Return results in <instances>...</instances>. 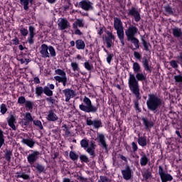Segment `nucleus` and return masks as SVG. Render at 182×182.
Masks as SVG:
<instances>
[{
  "label": "nucleus",
  "mask_w": 182,
  "mask_h": 182,
  "mask_svg": "<svg viewBox=\"0 0 182 182\" xmlns=\"http://www.w3.org/2000/svg\"><path fill=\"white\" fill-rule=\"evenodd\" d=\"M112 166L114 167H119V161L117 160V157L116 156L112 157Z\"/></svg>",
  "instance_id": "51"
},
{
  "label": "nucleus",
  "mask_w": 182,
  "mask_h": 182,
  "mask_svg": "<svg viewBox=\"0 0 182 182\" xmlns=\"http://www.w3.org/2000/svg\"><path fill=\"white\" fill-rule=\"evenodd\" d=\"M86 124L87 126H90L95 130H99L101 127H103V123H102V119H92L90 118L86 119Z\"/></svg>",
  "instance_id": "8"
},
{
  "label": "nucleus",
  "mask_w": 182,
  "mask_h": 182,
  "mask_svg": "<svg viewBox=\"0 0 182 182\" xmlns=\"http://www.w3.org/2000/svg\"><path fill=\"white\" fill-rule=\"evenodd\" d=\"M107 33L108 35V37L105 38V42L107 44V48H108L109 49L112 48V44L113 43V41H114V36H113V34L109 31Z\"/></svg>",
  "instance_id": "18"
},
{
  "label": "nucleus",
  "mask_w": 182,
  "mask_h": 182,
  "mask_svg": "<svg viewBox=\"0 0 182 182\" xmlns=\"http://www.w3.org/2000/svg\"><path fill=\"white\" fill-rule=\"evenodd\" d=\"M150 161V159L147 157L146 154L141 155V157L140 159V165L141 167H144L147 166V163Z\"/></svg>",
  "instance_id": "29"
},
{
  "label": "nucleus",
  "mask_w": 182,
  "mask_h": 182,
  "mask_svg": "<svg viewBox=\"0 0 182 182\" xmlns=\"http://www.w3.org/2000/svg\"><path fill=\"white\" fill-rule=\"evenodd\" d=\"M12 42L13 45H19V39H18L16 37L12 40Z\"/></svg>",
  "instance_id": "63"
},
{
  "label": "nucleus",
  "mask_w": 182,
  "mask_h": 182,
  "mask_svg": "<svg viewBox=\"0 0 182 182\" xmlns=\"http://www.w3.org/2000/svg\"><path fill=\"white\" fill-rule=\"evenodd\" d=\"M40 53L41 58L47 59L49 58H55L56 56V50L52 46H48L46 44H42L40 48Z\"/></svg>",
  "instance_id": "4"
},
{
  "label": "nucleus",
  "mask_w": 182,
  "mask_h": 182,
  "mask_svg": "<svg viewBox=\"0 0 182 182\" xmlns=\"http://www.w3.org/2000/svg\"><path fill=\"white\" fill-rule=\"evenodd\" d=\"M69 21H68L65 18H60L58 20V28L61 31H65V29H68L69 28Z\"/></svg>",
  "instance_id": "16"
},
{
  "label": "nucleus",
  "mask_w": 182,
  "mask_h": 182,
  "mask_svg": "<svg viewBox=\"0 0 182 182\" xmlns=\"http://www.w3.org/2000/svg\"><path fill=\"white\" fill-rule=\"evenodd\" d=\"M113 53L107 54V62L109 65L112 63V60L113 59Z\"/></svg>",
  "instance_id": "54"
},
{
  "label": "nucleus",
  "mask_w": 182,
  "mask_h": 182,
  "mask_svg": "<svg viewBox=\"0 0 182 182\" xmlns=\"http://www.w3.org/2000/svg\"><path fill=\"white\" fill-rule=\"evenodd\" d=\"M132 69L134 73H139V72H141V67L140 66V64H139V63L133 61Z\"/></svg>",
  "instance_id": "34"
},
{
  "label": "nucleus",
  "mask_w": 182,
  "mask_h": 182,
  "mask_svg": "<svg viewBox=\"0 0 182 182\" xmlns=\"http://www.w3.org/2000/svg\"><path fill=\"white\" fill-rule=\"evenodd\" d=\"M149 59L147 58L144 57L142 59V65L144 66V70L146 72H149V73H151V66L149 65Z\"/></svg>",
  "instance_id": "19"
},
{
  "label": "nucleus",
  "mask_w": 182,
  "mask_h": 182,
  "mask_svg": "<svg viewBox=\"0 0 182 182\" xmlns=\"http://www.w3.org/2000/svg\"><path fill=\"white\" fill-rule=\"evenodd\" d=\"M83 103L79 105V109L85 113H97L99 107H100V104L97 103V105H92V100L89 97L85 96L82 100Z\"/></svg>",
  "instance_id": "3"
},
{
  "label": "nucleus",
  "mask_w": 182,
  "mask_h": 182,
  "mask_svg": "<svg viewBox=\"0 0 182 182\" xmlns=\"http://www.w3.org/2000/svg\"><path fill=\"white\" fill-rule=\"evenodd\" d=\"M69 156H70V159H71V160H73V161L79 159V155L76 154V153H75V151H70Z\"/></svg>",
  "instance_id": "40"
},
{
  "label": "nucleus",
  "mask_w": 182,
  "mask_h": 182,
  "mask_svg": "<svg viewBox=\"0 0 182 182\" xmlns=\"http://www.w3.org/2000/svg\"><path fill=\"white\" fill-rule=\"evenodd\" d=\"M81 147L86 150L89 147V141L87 139H82L80 141Z\"/></svg>",
  "instance_id": "41"
},
{
  "label": "nucleus",
  "mask_w": 182,
  "mask_h": 182,
  "mask_svg": "<svg viewBox=\"0 0 182 182\" xmlns=\"http://www.w3.org/2000/svg\"><path fill=\"white\" fill-rule=\"evenodd\" d=\"M31 168H35L38 171V173H43L45 171V166L43 165L39 164V163H36L33 165H32Z\"/></svg>",
  "instance_id": "28"
},
{
  "label": "nucleus",
  "mask_w": 182,
  "mask_h": 182,
  "mask_svg": "<svg viewBox=\"0 0 182 182\" xmlns=\"http://www.w3.org/2000/svg\"><path fill=\"white\" fill-rule=\"evenodd\" d=\"M63 93L65 97V102H69L70 99H73L76 96L75 90L70 88H66L63 90Z\"/></svg>",
  "instance_id": "14"
},
{
  "label": "nucleus",
  "mask_w": 182,
  "mask_h": 182,
  "mask_svg": "<svg viewBox=\"0 0 182 182\" xmlns=\"http://www.w3.org/2000/svg\"><path fill=\"white\" fill-rule=\"evenodd\" d=\"M33 124L38 127L40 130H43V125H42V122L40 120H33Z\"/></svg>",
  "instance_id": "44"
},
{
  "label": "nucleus",
  "mask_w": 182,
  "mask_h": 182,
  "mask_svg": "<svg viewBox=\"0 0 182 182\" xmlns=\"http://www.w3.org/2000/svg\"><path fill=\"white\" fill-rule=\"evenodd\" d=\"M84 68L86 69V70H88V72H92L93 70V65L89 63V61H85L84 63Z\"/></svg>",
  "instance_id": "36"
},
{
  "label": "nucleus",
  "mask_w": 182,
  "mask_h": 182,
  "mask_svg": "<svg viewBox=\"0 0 182 182\" xmlns=\"http://www.w3.org/2000/svg\"><path fill=\"white\" fill-rule=\"evenodd\" d=\"M85 26V21L83 19L77 18L73 23V29H77V28H83Z\"/></svg>",
  "instance_id": "20"
},
{
  "label": "nucleus",
  "mask_w": 182,
  "mask_h": 182,
  "mask_svg": "<svg viewBox=\"0 0 182 182\" xmlns=\"http://www.w3.org/2000/svg\"><path fill=\"white\" fill-rule=\"evenodd\" d=\"M178 59V63H180V65H182V53H180L179 55L177 56Z\"/></svg>",
  "instance_id": "62"
},
{
  "label": "nucleus",
  "mask_w": 182,
  "mask_h": 182,
  "mask_svg": "<svg viewBox=\"0 0 182 182\" xmlns=\"http://www.w3.org/2000/svg\"><path fill=\"white\" fill-rule=\"evenodd\" d=\"M25 126H28L30 122H33V118H32V115L29 112H26L25 114Z\"/></svg>",
  "instance_id": "33"
},
{
  "label": "nucleus",
  "mask_w": 182,
  "mask_h": 182,
  "mask_svg": "<svg viewBox=\"0 0 182 182\" xmlns=\"http://www.w3.org/2000/svg\"><path fill=\"white\" fill-rule=\"evenodd\" d=\"M75 46L78 50H83L86 48V44L83 40L78 39L75 41Z\"/></svg>",
  "instance_id": "23"
},
{
  "label": "nucleus",
  "mask_w": 182,
  "mask_h": 182,
  "mask_svg": "<svg viewBox=\"0 0 182 182\" xmlns=\"http://www.w3.org/2000/svg\"><path fill=\"white\" fill-rule=\"evenodd\" d=\"M41 153L38 151H31V153L27 155V161L30 164L31 167L33 166V164H36V161L39 160V156Z\"/></svg>",
  "instance_id": "9"
},
{
  "label": "nucleus",
  "mask_w": 182,
  "mask_h": 182,
  "mask_svg": "<svg viewBox=\"0 0 182 182\" xmlns=\"http://www.w3.org/2000/svg\"><path fill=\"white\" fill-rule=\"evenodd\" d=\"M127 41L134 44V46L135 47V48H134V49H139L140 48V41H139V38L136 37H132L130 38H127Z\"/></svg>",
  "instance_id": "25"
},
{
  "label": "nucleus",
  "mask_w": 182,
  "mask_h": 182,
  "mask_svg": "<svg viewBox=\"0 0 182 182\" xmlns=\"http://www.w3.org/2000/svg\"><path fill=\"white\" fill-rule=\"evenodd\" d=\"M0 112L1 114H5V113L8 112V109L6 108V105L5 104H1L0 105Z\"/></svg>",
  "instance_id": "49"
},
{
  "label": "nucleus",
  "mask_w": 182,
  "mask_h": 182,
  "mask_svg": "<svg viewBox=\"0 0 182 182\" xmlns=\"http://www.w3.org/2000/svg\"><path fill=\"white\" fill-rule=\"evenodd\" d=\"M134 56L136 58V59L140 60L141 58V55L139 52H134Z\"/></svg>",
  "instance_id": "60"
},
{
  "label": "nucleus",
  "mask_w": 182,
  "mask_h": 182,
  "mask_svg": "<svg viewBox=\"0 0 182 182\" xmlns=\"http://www.w3.org/2000/svg\"><path fill=\"white\" fill-rule=\"evenodd\" d=\"M5 144V136H4V131L0 128V149Z\"/></svg>",
  "instance_id": "37"
},
{
  "label": "nucleus",
  "mask_w": 182,
  "mask_h": 182,
  "mask_svg": "<svg viewBox=\"0 0 182 182\" xmlns=\"http://www.w3.org/2000/svg\"><path fill=\"white\" fill-rule=\"evenodd\" d=\"M127 14L129 16H133L135 22H140L141 17L140 16V13L139 11H137V9L135 7H132L131 9H128Z\"/></svg>",
  "instance_id": "10"
},
{
  "label": "nucleus",
  "mask_w": 182,
  "mask_h": 182,
  "mask_svg": "<svg viewBox=\"0 0 182 182\" xmlns=\"http://www.w3.org/2000/svg\"><path fill=\"white\" fill-rule=\"evenodd\" d=\"M18 105H23L26 103V99L23 96H21L18 98Z\"/></svg>",
  "instance_id": "53"
},
{
  "label": "nucleus",
  "mask_w": 182,
  "mask_h": 182,
  "mask_svg": "<svg viewBox=\"0 0 182 182\" xmlns=\"http://www.w3.org/2000/svg\"><path fill=\"white\" fill-rule=\"evenodd\" d=\"M137 33H139V28L133 24H129V26L125 30L127 39L135 38L137 36Z\"/></svg>",
  "instance_id": "7"
},
{
  "label": "nucleus",
  "mask_w": 182,
  "mask_h": 182,
  "mask_svg": "<svg viewBox=\"0 0 182 182\" xmlns=\"http://www.w3.org/2000/svg\"><path fill=\"white\" fill-rule=\"evenodd\" d=\"M141 120L143 122V124L145 127L146 130H149V129H151V127H153V122L149 121V119L145 117H142Z\"/></svg>",
  "instance_id": "24"
},
{
  "label": "nucleus",
  "mask_w": 182,
  "mask_h": 182,
  "mask_svg": "<svg viewBox=\"0 0 182 182\" xmlns=\"http://www.w3.org/2000/svg\"><path fill=\"white\" fill-rule=\"evenodd\" d=\"M119 157L121 159V160H122L123 161H124L125 163H127V158L122 154H119Z\"/></svg>",
  "instance_id": "64"
},
{
  "label": "nucleus",
  "mask_w": 182,
  "mask_h": 182,
  "mask_svg": "<svg viewBox=\"0 0 182 182\" xmlns=\"http://www.w3.org/2000/svg\"><path fill=\"white\" fill-rule=\"evenodd\" d=\"M28 32H29V35L27 38V42L28 43H29V45H33L35 43V41L33 40V38H35V35H36V29L35 28V26H29Z\"/></svg>",
  "instance_id": "11"
},
{
  "label": "nucleus",
  "mask_w": 182,
  "mask_h": 182,
  "mask_svg": "<svg viewBox=\"0 0 182 182\" xmlns=\"http://www.w3.org/2000/svg\"><path fill=\"white\" fill-rule=\"evenodd\" d=\"M178 61L176 60H172L169 62L170 66L173 68V69H178Z\"/></svg>",
  "instance_id": "47"
},
{
  "label": "nucleus",
  "mask_w": 182,
  "mask_h": 182,
  "mask_svg": "<svg viewBox=\"0 0 182 182\" xmlns=\"http://www.w3.org/2000/svg\"><path fill=\"white\" fill-rule=\"evenodd\" d=\"M73 72H76V70H80V68H79V64L76 62H73L71 63V65H70Z\"/></svg>",
  "instance_id": "45"
},
{
  "label": "nucleus",
  "mask_w": 182,
  "mask_h": 182,
  "mask_svg": "<svg viewBox=\"0 0 182 182\" xmlns=\"http://www.w3.org/2000/svg\"><path fill=\"white\" fill-rule=\"evenodd\" d=\"M78 5L83 11H92L93 9V4L89 0H82Z\"/></svg>",
  "instance_id": "13"
},
{
  "label": "nucleus",
  "mask_w": 182,
  "mask_h": 182,
  "mask_svg": "<svg viewBox=\"0 0 182 182\" xmlns=\"http://www.w3.org/2000/svg\"><path fill=\"white\" fill-rule=\"evenodd\" d=\"M64 127H65V129H64L65 136L66 137H69V136L70 135V131H69V129H68V127H66V125H65Z\"/></svg>",
  "instance_id": "58"
},
{
  "label": "nucleus",
  "mask_w": 182,
  "mask_h": 182,
  "mask_svg": "<svg viewBox=\"0 0 182 182\" xmlns=\"http://www.w3.org/2000/svg\"><path fill=\"white\" fill-rule=\"evenodd\" d=\"M163 105V100L157 94H149L148 100H146V106L149 110L151 112H154L156 113L160 107Z\"/></svg>",
  "instance_id": "2"
},
{
  "label": "nucleus",
  "mask_w": 182,
  "mask_h": 182,
  "mask_svg": "<svg viewBox=\"0 0 182 182\" xmlns=\"http://www.w3.org/2000/svg\"><path fill=\"white\" fill-rule=\"evenodd\" d=\"M88 152L90 156H95V149L93 148H89V146L85 149Z\"/></svg>",
  "instance_id": "55"
},
{
  "label": "nucleus",
  "mask_w": 182,
  "mask_h": 182,
  "mask_svg": "<svg viewBox=\"0 0 182 182\" xmlns=\"http://www.w3.org/2000/svg\"><path fill=\"white\" fill-rule=\"evenodd\" d=\"M98 182H110V181L106 176H100V180Z\"/></svg>",
  "instance_id": "59"
},
{
  "label": "nucleus",
  "mask_w": 182,
  "mask_h": 182,
  "mask_svg": "<svg viewBox=\"0 0 182 182\" xmlns=\"http://www.w3.org/2000/svg\"><path fill=\"white\" fill-rule=\"evenodd\" d=\"M164 9L166 13V15H173V9L169 5L164 6Z\"/></svg>",
  "instance_id": "38"
},
{
  "label": "nucleus",
  "mask_w": 182,
  "mask_h": 182,
  "mask_svg": "<svg viewBox=\"0 0 182 182\" xmlns=\"http://www.w3.org/2000/svg\"><path fill=\"white\" fill-rule=\"evenodd\" d=\"M32 2V0H20V4L23 6L25 11L29 9V3Z\"/></svg>",
  "instance_id": "32"
},
{
  "label": "nucleus",
  "mask_w": 182,
  "mask_h": 182,
  "mask_svg": "<svg viewBox=\"0 0 182 182\" xmlns=\"http://www.w3.org/2000/svg\"><path fill=\"white\" fill-rule=\"evenodd\" d=\"M159 175L161 182L173 181V176L170 173L166 172L161 166H159Z\"/></svg>",
  "instance_id": "6"
},
{
  "label": "nucleus",
  "mask_w": 182,
  "mask_h": 182,
  "mask_svg": "<svg viewBox=\"0 0 182 182\" xmlns=\"http://www.w3.org/2000/svg\"><path fill=\"white\" fill-rule=\"evenodd\" d=\"M174 80L176 83H181V85H182V75H175Z\"/></svg>",
  "instance_id": "52"
},
{
  "label": "nucleus",
  "mask_w": 182,
  "mask_h": 182,
  "mask_svg": "<svg viewBox=\"0 0 182 182\" xmlns=\"http://www.w3.org/2000/svg\"><path fill=\"white\" fill-rule=\"evenodd\" d=\"M97 139L101 144V147L102 149H105V150H107V144H106V140L105 139V134L97 133Z\"/></svg>",
  "instance_id": "15"
},
{
  "label": "nucleus",
  "mask_w": 182,
  "mask_h": 182,
  "mask_svg": "<svg viewBox=\"0 0 182 182\" xmlns=\"http://www.w3.org/2000/svg\"><path fill=\"white\" fill-rule=\"evenodd\" d=\"M12 157V151L6 149L5 150V154H4V159L6 160V161H11V159Z\"/></svg>",
  "instance_id": "35"
},
{
  "label": "nucleus",
  "mask_w": 182,
  "mask_h": 182,
  "mask_svg": "<svg viewBox=\"0 0 182 182\" xmlns=\"http://www.w3.org/2000/svg\"><path fill=\"white\" fill-rule=\"evenodd\" d=\"M117 35L122 45L124 46V30H117Z\"/></svg>",
  "instance_id": "27"
},
{
  "label": "nucleus",
  "mask_w": 182,
  "mask_h": 182,
  "mask_svg": "<svg viewBox=\"0 0 182 182\" xmlns=\"http://www.w3.org/2000/svg\"><path fill=\"white\" fill-rule=\"evenodd\" d=\"M80 160L81 163H89V157L86 155H80Z\"/></svg>",
  "instance_id": "48"
},
{
  "label": "nucleus",
  "mask_w": 182,
  "mask_h": 182,
  "mask_svg": "<svg viewBox=\"0 0 182 182\" xmlns=\"http://www.w3.org/2000/svg\"><path fill=\"white\" fill-rule=\"evenodd\" d=\"M58 117V115L53 112V110L48 111V114L47 116V120L49 122H56Z\"/></svg>",
  "instance_id": "22"
},
{
  "label": "nucleus",
  "mask_w": 182,
  "mask_h": 182,
  "mask_svg": "<svg viewBox=\"0 0 182 182\" xmlns=\"http://www.w3.org/2000/svg\"><path fill=\"white\" fill-rule=\"evenodd\" d=\"M141 41L142 45L144 48V50H146V52H149V50H150V49H149V46H150V44L147 43V41H146V40H144V38L141 39Z\"/></svg>",
  "instance_id": "46"
},
{
  "label": "nucleus",
  "mask_w": 182,
  "mask_h": 182,
  "mask_svg": "<svg viewBox=\"0 0 182 182\" xmlns=\"http://www.w3.org/2000/svg\"><path fill=\"white\" fill-rule=\"evenodd\" d=\"M142 176L145 180H149L150 177H151V172H150L149 170H146L144 172H142Z\"/></svg>",
  "instance_id": "43"
},
{
  "label": "nucleus",
  "mask_w": 182,
  "mask_h": 182,
  "mask_svg": "<svg viewBox=\"0 0 182 182\" xmlns=\"http://www.w3.org/2000/svg\"><path fill=\"white\" fill-rule=\"evenodd\" d=\"M21 178H23V180H29V175H28L25 173H21Z\"/></svg>",
  "instance_id": "61"
},
{
  "label": "nucleus",
  "mask_w": 182,
  "mask_h": 182,
  "mask_svg": "<svg viewBox=\"0 0 182 182\" xmlns=\"http://www.w3.org/2000/svg\"><path fill=\"white\" fill-rule=\"evenodd\" d=\"M114 28L115 31H120L123 29V23L119 18L114 17Z\"/></svg>",
  "instance_id": "17"
},
{
  "label": "nucleus",
  "mask_w": 182,
  "mask_h": 182,
  "mask_svg": "<svg viewBox=\"0 0 182 182\" xmlns=\"http://www.w3.org/2000/svg\"><path fill=\"white\" fill-rule=\"evenodd\" d=\"M20 33L21 36H28V33H29V31H28V28H21L20 29Z\"/></svg>",
  "instance_id": "50"
},
{
  "label": "nucleus",
  "mask_w": 182,
  "mask_h": 182,
  "mask_svg": "<svg viewBox=\"0 0 182 182\" xmlns=\"http://www.w3.org/2000/svg\"><path fill=\"white\" fill-rule=\"evenodd\" d=\"M137 142L141 147H145V146H147V138L146 136H140V134H139Z\"/></svg>",
  "instance_id": "26"
},
{
  "label": "nucleus",
  "mask_w": 182,
  "mask_h": 182,
  "mask_svg": "<svg viewBox=\"0 0 182 182\" xmlns=\"http://www.w3.org/2000/svg\"><path fill=\"white\" fill-rule=\"evenodd\" d=\"M15 117L14 115H11L8 119V124L11 127L13 130H16V127L15 126Z\"/></svg>",
  "instance_id": "30"
},
{
  "label": "nucleus",
  "mask_w": 182,
  "mask_h": 182,
  "mask_svg": "<svg viewBox=\"0 0 182 182\" xmlns=\"http://www.w3.org/2000/svg\"><path fill=\"white\" fill-rule=\"evenodd\" d=\"M129 75L128 85L129 90L134 95L138 100H140V99H141V95H140L139 82H143V80L146 79V76H144V73H136V76L132 73H129Z\"/></svg>",
  "instance_id": "1"
},
{
  "label": "nucleus",
  "mask_w": 182,
  "mask_h": 182,
  "mask_svg": "<svg viewBox=\"0 0 182 182\" xmlns=\"http://www.w3.org/2000/svg\"><path fill=\"white\" fill-rule=\"evenodd\" d=\"M21 143L23 144H26V146H28V147H30V149H33V146H35V141L32 139H22Z\"/></svg>",
  "instance_id": "21"
},
{
  "label": "nucleus",
  "mask_w": 182,
  "mask_h": 182,
  "mask_svg": "<svg viewBox=\"0 0 182 182\" xmlns=\"http://www.w3.org/2000/svg\"><path fill=\"white\" fill-rule=\"evenodd\" d=\"M25 107L28 109V110H32L33 109V102L29 100H27L25 103Z\"/></svg>",
  "instance_id": "42"
},
{
  "label": "nucleus",
  "mask_w": 182,
  "mask_h": 182,
  "mask_svg": "<svg viewBox=\"0 0 182 182\" xmlns=\"http://www.w3.org/2000/svg\"><path fill=\"white\" fill-rule=\"evenodd\" d=\"M47 102H49V103H51V105H55L56 100L55 98L50 97L46 98Z\"/></svg>",
  "instance_id": "56"
},
{
  "label": "nucleus",
  "mask_w": 182,
  "mask_h": 182,
  "mask_svg": "<svg viewBox=\"0 0 182 182\" xmlns=\"http://www.w3.org/2000/svg\"><path fill=\"white\" fill-rule=\"evenodd\" d=\"M132 147L134 152H136L137 150H139V147L137 146V144H136V142L132 143Z\"/></svg>",
  "instance_id": "57"
},
{
  "label": "nucleus",
  "mask_w": 182,
  "mask_h": 182,
  "mask_svg": "<svg viewBox=\"0 0 182 182\" xmlns=\"http://www.w3.org/2000/svg\"><path fill=\"white\" fill-rule=\"evenodd\" d=\"M44 93V87H43L42 86H36V97H41V96H42V95H43Z\"/></svg>",
  "instance_id": "31"
},
{
  "label": "nucleus",
  "mask_w": 182,
  "mask_h": 182,
  "mask_svg": "<svg viewBox=\"0 0 182 182\" xmlns=\"http://www.w3.org/2000/svg\"><path fill=\"white\" fill-rule=\"evenodd\" d=\"M55 75L54 79L58 83H62L64 87H66V85H68V77L66 76V72L62 69H56L55 70Z\"/></svg>",
  "instance_id": "5"
},
{
  "label": "nucleus",
  "mask_w": 182,
  "mask_h": 182,
  "mask_svg": "<svg viewBox=\"0 0 182 182\" xmlns=\"http://www.w3.org/2000/svg\"><path fill=\"white\" fill-rule=\"evenodd\" d=\"M44 95L46 96H53V91L49 89V87L45 86L44 87Z\"/></svg>",
  "instance_id": "39"
},
{
  "label": "nucleus",
  "mask_w": 182,
  "mask_h": 182,
  "mask_svg": "<svg viewBox=\"0 0 182 182\" xmlns=\"http://www.w3.org/2000/svg\"><path fill=\"white\" fill-rule=\"evenodd\" d=\"M121 173L124 180L129 181L131 180L132 177H133V172L129 165H127L125 168L121 171Z\"/></svg>",
  "instance_id": "12"
}]
</instances>
